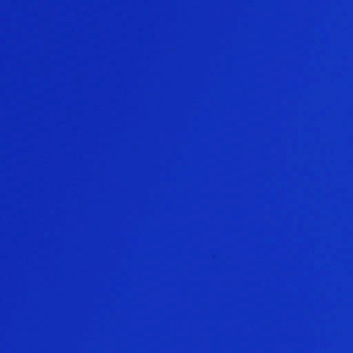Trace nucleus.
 Returning a JSON list of instances; mask_svg holds the SVG:
<instances>
[{"label": "nucleus", "instance_id": "nucleus-2", "mask_svg": "<svg viewBox=\"0 0 353 353\" xmlns=\"http://www.w3.org/2000/svg\"><path fill=\"white\" fill-rule=\"evenodd\" d=\"M117 160H251V156H112V295H113V164Z\"/></svg>", "mask_w": 353, "mask_h": 353}, {"label": "nucleus", "instance_id": "nucleus-1", "mask_svg": "<svg viewBox=\"0 0 353 353\" xmlns=\"http://www.w3.org/2000/svg\"><path fill=\"white\" fill-rule=\"evenodd\" d=\"M0 160H103L105 163V295H110V156H0Z\"/></svg>", "mask_w": 353, "mask_h": 353}, {"label": "nucleus", "instance_id": "nucleus-3", "mask_svg": "<svg viewBox=\"0 0 353 353\" xmlns=\"http://www.w3.org/2000/svg\"><path fill=\"white\" fill-rule=\"evenodd\" d=\"M112 154H251V152H117L113 144V15H112Z\"/></svg>", "mask_w": 353, "mask_h": 353}]
</instances>
